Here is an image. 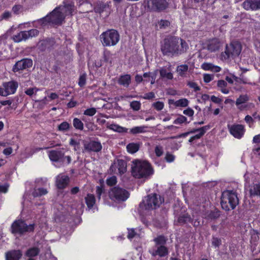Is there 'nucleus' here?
Wrapping results in <instances>:
<instances>
[{
	"label": "nucleus",
	"mask_w": 260,
	"mask_h": 260,
	"mask_svg": "<svg viewBox=\"0 0 260 260\" xmlns=\"http://www.w3.org/2000/svg\"><path fill=\"white\" fill-rule=\"evenodd\" d=\"M188 70V66L187 64H181L177 67L176 71L179 76L185 77L186 72Z\"/></svg>",
	"instance_id": "nucleus-34"
},
{
	"label": "nucleus",
	"mask_w": 260,
	"mask_h": 260,
	"mask_svg": "<svg viewBox=\"0 0 260 260\" xmlns=\"http://www.w3.org/2000/svg\"><path fill=\"white\" fill-rule=\"evenodd\" d=\"M129 196L127 190L118 186L112 188L109 191L110 198L114 201H125Z\"/></svg>",
	"instance_id": "nucleus-8"
},
{
	"label": "nucleus",
	"mask_w": 260,
	"mask_h": 260,
	"mask_svg": "<svg viewBox=\"0 0 260 260\" xmlns=\"http://www.w3.org/2000/svg\"><path fill=\"white\" fill-rule=\"evenodd\" d=\"M141 106L140 102L134 101L130 103V107L134 111H139Z\"/></svg>",
	"instance_id": "nucleus-47"
},
{
	"label": "nucleus",
	"mask_w": 260,
	"mask_h": 260,
	"mask_svg": "<svg viewBox=\"0 0 260 260\" xmlns=\"http://www.w3.org/2000/svg\"><path fill=\"white\" fill-rule=\"evenodd\" d=\"M118 169V173L120 175L123 174L127 170V165L125 161L122 159H118L110 167L113 172L117 173L116 169Z\"/></svg>",
	"instance_id": "nucleus-17"
},
{
	"label": "nucleus",
	"mask_w": 260,
	"mask_h": 260,
	"mask_svg": "<svg viewBox=\"0 0 260 260\" xmlns=\"http://www.w3.org/2000/svg\"><path fill=\"white\" fill-rule=\"evenodd\" d=\"M184 122L189 123V122H187L186 117L183 115H179V117L174 120L173 123L174 124H182Z\"/></svg>",
	"instance_id": "nucleus-51"
},
{
	"label": "nucleus",
	"mask_w": 260,
	"mask_h": 260,
	"mask_svg": "<svg viewBox=\"0 0 260 260\" xmlns=\"http://www.w3.org/2000/svg\"><path fill=\"white\" fill-rule=\"evenodd\" d=\"M69 180V177L67 175H58L56 180L57 188L59 189L64 188L68 185Z\"/></svg>",
	"instance_id": "nucleus-21"
},
{
	"label": "nucleus",
	"mask_w": 260,
	"mask_h": 260,
	"mask_svg": "<svg viewBox=\"0 0 260 260\" xmlns=\"http://www.w3.org/2000/svg\"><path fill=\"white\" fill-rule=\"evenodd\" d=\"M34 229H11V233L17 238L20 237L27 232H33Z\"/></svg>",
	"instance_id": "nucleus-24"
},
{
	"label": "nucleus",
	"mask_w": 260,
	"mask_h": 260,
	"mask_svg": "<svg viewBox=\"0 0 260 260\" xmlns=\"http://www.w3.org/2000/svg\"><path fill=\"white\" fill-rule=\"evenodd\" d=\"M192 222L193 225L196 228L201 226L203 223L202 218H198L197 219H194V221H192Z\"/></svg>",
	"instance_id": "nucleus-64"
},
{
	"label": "nucleus",
	"mask_w": 260,
	"mask_h": 260,
	"mask_svg": "<svg viewBox=\"0 0 260 260\" xmlns=\"http://www.w3.org/2000/svg\"><path fill=\"white\" fill-rule=\"evenodd\" d=\"M131 82V77L128 74L121 75L119 77L118 83L119 84L127 87Z\"/></svg>",
	"instance_id": "nucleus-25"
},
{
	"label": "nucleus",
	"mask_w": 260,
	"mask_h": 260,
	"mask_svg": "<svg viewBox=\"0 0 260 260\" xmlns=\"http://www.w3.org/2000/svg\"><path fill=\"white\" fill-rule=\"evenodd\" d=\"M39 90V89L36 87L34 88H29L27 89L25 91V94H26L27 95L31 96L33 94L36 93Z\"/></svg>",
	"instance_id": "nucleus-60"
},
{
	"label": "nucleus",
	"mask_w": 260,
	"mask_h": 260,
	"mask_svg": "<svg viewBox=\"0 0 260 260\" xmlns=\"http://www.w3.org/2000/svg\"><path fill=\"white\" fill-rule=\"evenodd\" d=\"M48 193L47 189L44 188H35L32 192V195L34 197H40L42 196L45 195Z\"/></svg>",
	"instance_id": "nucleus-32"
},
{
	"label": "nucleus",
	"mask_w": 260,
	"mask_h": 260,
	"mask_svg": "<svg viewBox=\"0 0 260 260\" xmlns=\"http://www.w3.org/2000/svg\"><path fill=\"white\" fill-rule=\"evenodd\" d=\"M156 247V249L153 250L152 252H150L152 256H155L158 255L160 257H162L168 255L169 249L167 246L165 245H159Z\"/></svg>",
	"instance_id": "nucleus-20"
},
{
	"label": "nucleus",
	"mask_w": 260,
	"mask_h": 260,
	"mask_svg": "<svg viewBox=\"0 0 260 260\" xmlns=\"http://www.w3.org/2000/svg\"><path fill=\"white\" fill-rule=\"evenodd\" d=\"M18 87V83L16 81H11L4 82L3 87H0V95L6 96L10 94H14Z\"/></svg>",
	"instance_id": "nucleus-11"
},
{
	"label": "nucleus",
	"mask_w": 260,
	"mask_h": 260,
	"mask_svg": "<svg viewBox=\"0 0 260 260\" xmlns=\"http://www.w3.org/2000/svg\"><path fill=\"white\" fill-rule=\"evenodd\" d=\"M140 148V145L138 143H131L126 146L127 150L131 153H135L137 152Z\"/></svg>",
	"instance_id": "nucleus-36"
},
{
	"label": "nucleus",
	"mask_w": 260,
	"mask_h": 260,
	"mask_svg": "<svg viewBox=\"0 0 260 260\" xmlns=\"http://www.w3.org/2000/svg\"><path fill=\"white\" fill-rule=\"evenodd\" d=\"M40 249L37 247L30 248L27 250L25 252V255L27 257H34L39 254Z\"/></svg>",
	"instance_id": "nucleus-33"
},
{
	"label": "nucleus",
	"mask_w": 260,
	"mask_h": 260,
	"mask_svg": "<svg viewBox=\"0 0 260 260\" xmlns=\"http://www.w3.org/2000/svg\"><path fill=\"white\" fill-rule=\"evenodd\" d=\"M226 86L227 83L224 80H220L218 81L217 86L220 88V91L224 94H228L229 92V90L225 88Z\"/></svg>",
	"instance_id": "nucleus-38"
},
{
	"label": "nucleus",
	"mask_w": 260,
	"mask_h": 260,
	"mask_svg": "<svg viewBox=\"0 0 260 260\" xmlns=\"http://www.w3.org/2000/svg\"><path fill=\"white\" fill-rule=\"evenodd\" d=\"M158 23L160 28H165L169 26L170 24V22L167 20L161 19Z\"/></svg>",
	"instance_id": "nucleus-59"
},
{
	"label": "nucleus",
	"mask_w": 260,
	"mask_h": 260,
	"mask_svg": "<svg viewBox=\"0 0 260 260\" xmlns=\"http://www.w3.org/2000/svg\"><path fill=\"white\" fill-rule=\"evenodd\" d=\"M248 100L249 97L247 94L240 95V96L236 100V105L240 110H242L243 109V108H242V106H240L242 104L245 103Z\"/></svg>",
	"instance_id": "nucleus-30"
},
{
	"label": "nucleus",
	"mask_w": 260,
	"mask_h": 260,
	"mask_svg": "<svg viewBox=\"0 0 260 260\" xmlns=\"http://www.w3.org/2000/svg\"><path fill=\"white\" fill-rule=\"evenodd\" d=\"M168 221L166 215L162 218L157 217L154 221V226L156 228H165L168 225Z\"/></svg>",
	"instance_id": "nucleus-26"
},
{
	"label": "nucleus",
	"mask_w": 260,
	"mask_h": 260,
	"mask_svg": "<svg viewBox=\"0 0 260 260\" xmlns=\"http://www.w3.org/2000/svg\"><path fill=\"white\" fill-rule=\"evenodd\" d=\"M101 42L104 46H111L116 45L119 41L120 36L115 29H109L100 35Z\"/></svg>",
	"instance_id": "nucleus-6"
},
{
	"label": "nucleus",
	"mask_w": 260,
	"mask_h": 260,
	"mask_svg": "<svg viewBox=\"0 0 260 260\" xmlns=\"http://www.w3.org/2000/svg\"><path fill=\"white\" fill-rule=\"evenodd\" d=\"M147 128L148 126L145 125L135 126L131 128L129 131V132L133 135H136L140 133H144L147 132L146 129Z\"/></svg>",
	"instance_id": "nucleus-31"
},
{
	"label": "nucleus",
	"mask_w": 260,
	"mask_h": 260,
	"mask_svg": "<svg viewBox=\"0 0 260 260\" xmlns=\"http://www.w3.org/2000/svg\"><path fill=\"white\" fill-rule=\"evenodd\" d=\"M155 153L158 157L161 156L164 153L162 147L159 145L156 146L155 148Z\"/></svg>",
	"instance_id": "nucleus-61"
},
{
	"label": "nucleus",
	"mask_w": 260,
	"mask_h": 260,
	"mask_svg": "<svg viewBox=\"0 0 260 260\" xmlns=\"http://www.w3.org/2000/svg\"><path fill=\"white\" fill-rule=\"evenodd\" d=\"M188 48L187 43L178 37L168 36L161 43L160 50L165 56H178L185 53Z\"/></svg>",
	"instance_id": "nucleus-1"
},
{
	"label": "nucleus",
	"mask_w": 260,
	"mask_h": 260,
	"mask_svg": "<svg viewBox=\"0 0 260 260\" xmlns=\"http://www.w3.org/2000/svg\"><path fill=\"white\" fill-rule=\"evenodd\" d=\"M72 128V126L66 121H64L58 126V129L61 132H66Z\"/></svg>",
	"instance_id": "nucleus-44"
},
{
	"label": "nucleus",
	"mask_w": 260,
	"mask_h": 260,
	"mask_svg": "<svg viewBox=\"0 0 260 260\" xmlns=\"http://www.w3.org/2000/svg\"><path fill=\"white\" fill-rule=\"evenodd\" d=\"M96 110L95 108H91L85 110L83 114L85 115L92 116L96 113Z\"/></svg>",
	"instance_id": "nucleus-56"
},
{
	"label": "nucleus",
	"mask_w": 260,
	"mask_h": 260,
	"mask_svg": "<svg viewBox=\"0 0 260 260\" xmlns=\"http://www.w3.org/2000/svg\"><path fill=\"white\" fill-rule=\"evenodd\" d=\"M112 54L109 51H105L104 53V59L106 62H112Z\"/></svg>",
	"instance_id": "nucleus-52"
},
{
	"label": "nucleus",
	"mask_w": 260,
	"mask_h": 260,
	"mask_svg": "<svg viewBox=\"0 0 260 260\" xmlns=\"http://www.w3.org/2000/svg\"><path fill=\"white\" fill-rule=\"evenodd\" d=\"M187 86L190 88L193 89L194 91H199L201 90V88L198 85V84L192 81H188L187 83Z\"/></svg>",
	"instance_id": "nucleus-55"
},
{
	"label": "nucleus",
	"mask_w": 260,
	"mask_h": 260,
	"mask_svg": "<svg viewBox=\"0 0 260 260\" xmlns=\"http://www.w3.org/2000/svg\"><path fill=\"white\" fill-rule=\"evenodd\" d=\"M210 125H205V126H203V127H202L201 128H199L193 129L191 131V133H196L197 131H201L203 134H205L206 132L208 129H210Z\"/></svg>",
	"instance_id": "nucleus-58"
},
{
	"label": "nucleus",
	"mask_w": 260,
	"mask_h": 260,
	"mask_svg": "<svg viewBox=\"0 0 260 260\" xmlns=\"http://www.w3.org/2000/svg\"><path fill=\"white\" fill-rule=\"evenodd\" d=\"M155 97L154 93L153 92H150L148 93H145L142 98L146 100H151L153 99Z\"/></svg>",
	"instance_id": "nucleus-63"
},
{
	"label": "nucleus",
	"mask_w": 260,
	"mask_h": 260,
	"mask_svg": "<svg viewBox=\"0 0 260 260\" xmlns=\"http://www.w3.org/2000/svg\"><path fill=\"white\" fill-rule=\"evenodd\" d=\"M152 106L157 110V111H160L164 107V104L161 102H156L152 104Z\"/></svg>",
	"instance_id": "nucleus-57"
},
{
	"label": "nucleus",
	"mask_w": 260,
	"mask_h": 260,
	"mask_svg": "<svg viewBox=\"0 0 260 260\" xmlns=\"http://www.w3.org/2000/svg\"><path fill=\"white\" fill-rule=\"evenodd\" d=\"M13 39L15 42H20L23 40H27L26 33L25 31H21L17 34L14 35Z\"/></svg>",
	"instance_id": "nucleus-37"
},
{
	"label": "nucleus",
	"mask_w": 260,
	"mask_h": 260,
	"mask_svg": "<svg viewBox=\"0 0 260 260\" xmlns=\"http://www.w3.org/2000/svg\"><path fill=\"white\" fill-rule=\"evenodd\" d=\"M160 75L161 78H166L171 80L173 78V75L171 72H167L166 69L162 68L159 70Z\"/></svg>",
	"instance_id": "nucleus-42"
},
{
	"label": "nucleus",
	"mask_w": 260,
	"mask_h": 260,
	"mask_svg": "<svg viewBox=\"0 0 260 260\" xmlns=\"http://www.w3.org/2000/svg\"><path fill=\"white\" fill-rule=\"evenodd\" d=\"M64 148H59L56 150H50L48 152V156L52 161L64 162L67 159V163L69 164L71 161L70 156H64Z\"/></svg>",
	"instance_id": "nucleus-9"
},
{
	"label": "nucleus",
	"mask_w": 260,
	"mask_h": 260,
	"mask_svg": "<svg viewBox=\"0 0 260 260\" xmlns=\"http://www.w3.org/2000/svg\"><path fill=\"white\" fill-rule=\"evenodd\" d=\"M196 132H199V133L191 137L189 140V142H192L196 139H200L204 135L201 131H197Z\"/></svg>",
	"instance_id": "nucleus-62"
},
{
	"label": "nucleus",
	"mask_w": 260,
	"mask_h": 260,
	"mask_svg": "<svg viewBox=\"0 0 260 260\" xmlns=\"http://www.w3.org/2000/svg\"><path fill=\"white\" fill-rule=\"evenodd\" d=\"M133 162L132 174L134 177L147 178L153 174V169L148 162L136 160Z\"/></svg>",
	"instance_id": "nucleus-3"
},
{
	"label": "nucleus",
	"mask_w": 260,
	"mask_h": 260,
	"mask_svg": "<svg viewBox=\"0 0 260 260\" xmlns=\"http://www.w3.org/2000/svg\"><path fill=\"white\" fill-rule=\"evenodd\" d=\"M220 204L222 209L226 211L234 209L239 204L237 193L233 190H224L222 193Z\"/></svg>",
	"instance_id": "nucleus-4"
},
{
	"label": "nucleus",
	"mask_w": 260,
	"mask_h": 260,
	"mask_svg": "<svg viewBox=\"0 0 260 260\" xmlns=\"http://www.w3.org/2000/svg\"><path fill=\"white\" fill-rule=\"evenodd\" d=\"M22 256L20 250H12L6 253V260H19Z\"/></svg>",
	"instance_id": "nucleus-22"
},
{
	"label": "nucleus",
	"mask_w": 260,
	"mask_h": 260,
	"mask_svg": "<svg viewBox=\"0 0 260 260\" xmlns=\"http://www.w3.org/2000/svg\"><path fill=\"white\" fill-rule=\"evenodd\" d=\"M63 6H60L58 8L60 10L61 13L65 18L66 16L73 15V13L75 10V6L72 2L68 3L63 2Z\"/></svg>",
	"instance_id": "nucleus-19"
},
{
	"label": "nucleus",
	"mask_w": 260,
	"mask_h": 260,
	"mask_svg": "<svg viewBox=\"0 0 260 260\" xmlns=\"http://www.w3.org/2000/svg\"><path fill=\"white\" fill-rule=\"evenodd\" d=\"M167 0H150L148 2V8L153 12H161L168 8Z\"/></svg>",
	"instance_id": "nucleus-12"
},
{
	"label": "nucleus",
	"mask_w": 260,
	"mask_h": 260,
	"mask_svg": "<svg viewBox=\"0 0 260 260\" xmlns=\"http://www.w3.org/2000/svg\"><path fill=\"white\" fill-rule=\"evenodd\" d=\"M55 44L56 42L54 39L47 38L40 41L38 44V48L42 52H50L54 48Z\"/></svg>",
	"instance_id": "nucleus-14"
},
{
	"label": "nucleus",
	"mask_w": 260,
	"mask_h": 260,
	"mask_svg": "<svg viewBox=\"0 0 260 260\" xmlns=\"http://www.w3.org/2000/svg\"><path fill=\"white\" fill-rule=\"evenodd\" d=\"M108 128L110 129H112L114 131L118 132V133H127L128 131V129L122 127L119 125L116 124H112L108 126Z\"/></svg>",
	"instance_id": "nucleus-35"
},
{
	"label": "nucleus",
	"mask_w": 260,
	"mask_h": 260,
	"mask_svg": "<svg viewBox=\"0 0 260 260\" xmlns=\"http://www.w3.org/2000/svg\"><path fill=\"white\" fill-rule=\"evenodd\" d=\"M73 124L74 127L78 130L82 131L83 129L84 126L83 123L81 120L77 118H75L73 119Z\"/></svg>",
	"instance_id": "nucleus-41"
},
{
	"label": "nucleus",
	"mask_w": 260,
	"mask_h": 260,
	"mask_svg": "<svg viewBox=\"0 0 260 260\" xmlns=\"http://www.w3.org/2000/svg\"><path fill=\"white\" fill-rule=\"evenodd\" d=\"M86 75L83 74L80 76L78 84L80 87H83L86 84Z\"/></svg>",
	"instance_id": "nucleus-54"
},
{
	"label": "nucleus",
	"mask_w": 260,
	"mask_h": 260,
	"mask_svg": "<svg viewBox=\"0 0 260 260\" xmlns=\"http://www.w3.org/2000/svg\"><path fill=\"white\" fill-rule=\"evenodd\" d=\"M109 7L110 6L108 3H104L102 2H99L97 3L95 6L94 11L96 13L101 14L109 10Z\"/></svg>",
	"instance_id": "nucleus-23"
},
{
	"label": "nucleus",
	"mask_w": 260,
	"mask_h": 260,
	"mask_svg": "<svg viewBox=\"0 0 260 260\" xmlns=\"http://www.w3.org/2000/svg\"><path fill=\"white\" fill-rule=\"evenodd\" d=\"M189 220V217L187 216L183 215L180 216L178 218L177 222L179 223L177 224V226H181L182 224L185 223L187 221Z\"/></svg>",
	"instance_id": "nucleus-49"
},
{
	"label": "nucleus",
	"mask_w": 260,
	"mask_h": 260,
	"mask_svg": "<svg viewBox=\"0 0 260 260\" xmlns=\"http://www.w3.org/2000/svg\"><path fill=\"white\" fill-rule=\"evenodd\" d=\"M222 46V43L217 38L209 40L206 43V48L211 52L218 51Z\"/></svg>",
	"instance_id": "nucleus-16"
},
{
	"label": "nucleus",
	"mask_w": 260,
	"mask_h": 260,
	"mask_svg": "<svg viewBox=\"0 0 260 260\" xmlns=\"http://www.w3.org/2000/svg\"><path fill=\"white\" fill-rule=\"evenodd\" d=\"M242 6L246 10L256 11L260 9V0H246Z\"/></svg>",
	"instance_id": "nucleus-18"
},
{
	"label": "nucleus",
	"mask_w": 260,
	"mask_h": 260,
	"mask_svg": "<svg viewBox=\"0 0 260 260\" xmlns=\"http://www.w3.org/2000/svg\"><path fill=\"white\" fill-rule=\"evenodd\" d=\"M230 132L235 138H241L245 132L244 127L241 124H234L229 126Z\"/></svg>",
	"instance_id": "nucleus-15"
},
{
	"label": "nucleus",
	"mask_w": 260,
	"mask_h": 260,
	"mask_svg": "<svg viewBox=\"0 0 260 260\" xmlns=\"http://www.w3.org/2000/svg\"><path fill=\"white\" fill-rule=\"evenodd\" d=\"M156 246L159 245H165L168 241V238L163 235L157 236L153 239Z\"/></svg>",
	"instance_id": "nucleus-28"
},
{
	"label": "nucleus",
	"mask_w": 260,
	"mask_h": 260,
	"mask_svg": "<svg viewBox=\"0 0 260 260\" xmlns=\"http://www.w3.org/2000/svg\"><path fill=\"white\" fill-rule=\"evenodd\" d=\"M220 216L219 212L218 210L211 211L207 212L206 214V218L208 219H215Z\"/></svg>",
	"instance_id": "nucleus-40"
},
{
	"label": "nucleus",
	"mask_w": 260,
	"mask_h": 260,
	"mask_svg": "<svg viewBox=\"0 0 260 260\" xmlns=\"http://www.w3.org/2000/svg\"><path fill=\"white\" fill-rule=\"evenodd\" d=\"M34 224H28L23 220H15L12 224L11 228H33Z\"/></svg>",
	"instance_id": "nucleus-27"
},
{
	"label": "nucleus",
	"mask_w": 260,
	"mask_h": 260,
	"mask_svg": "<svg viewBox=\"0 0 260 260\" xmlns=\"http://www.w3.org/2000/svg\"><path fill=\"white\" fill-rule=\"evenodd\" d=\"M164 201V198L159 194L156 193L148 194L140 203L139 212L141 214H145V211H149L158 208Z\"/></svg>",
	"instance_id": "nucleus-2"
},
{
	"label": "nucleus",
	"mask_w": 260,
	"mask_h": 260,
	"mask_svg": "<svg viewBox=\"0 0 260 260\" xmlns=\"http://www.w3.org/2000/svg\"><path fill=\"white\" fill-rule=\"evenodd\" d=\"M106 183L109 186H113L117 183V178L116 176H112L108 178L106 180Z\"/></svg>",
	"instance_id": "nucleus-53"
},
{
	"label": "nucleus",
	"mask_w": 260,
	"mask_h": 260,
	"mask_svg": "<svg viewBox=\"0 0 260 260\" xmlns=\"http://www.w3.org/2000/svg\"><path fill=\"white\" fill-rule=\"evenodd\" d=\"M221 244V240L220 238L212 236V245L213 247L218 248Z\"/></svg>",
	"instance_id": "nucleus-48"
},
{
	"label": "nucleus",
	"mask_w": 260,
	"mask_h": 260,
	"mask_svg": "<svg viewBox=\"0 0 260 260\" xmlns=\"http://www.w3.org/2000/svg\"><path fill=\"white\" fill-rule=\"evenodd\" d=\"M69 144L74 147L75 151H77L80 149V142L79 141H77L74 139L72 138L70 139Z\"/></svg>",
	"instance_id": "nucleus-50"
},
{
	"label": "nucleus",
	"mask_w": 260,
	"mask_h": 260,
	"mask_svg": "<svg viewBox=\"0 0 260 260\" xmlns=\"http://www.w3.org/2000/svg\"><path fill=\"white\" fill-rule=\"evenodd\" d=\"M12 11L15 15H19L24 11V7L21 5H15L13 6Z\"/></svg>",
	"instance_id": "nucleus-43"
},
{
	"label": "nucleus",
	"mask_w": 260,
	"mask_h": 260,
	"mask_svg": "<svg viewBox=\"0 0 260 260\" xmlns=\"http://www.w3.org/2000/svg\"><path fill=\"white\" fill-rule=\"evenodd\" d=\"M85 203L89 209L93 208L95 203V198L93 194L88 193L85 198Z\"/></svg>",
	"instance_id": "nucleus-29"
},
{
	"label": "nucleus",
	"mask_w": 260,
	"mask_h": 260,
	"mask_svg": "<svg viewBox=\"0 0 260 260\" xmlns=\"http://www.w3.org/2000/svg\"><path fill=\"white\" fill-rule=\"evenodd\" d=\"M32 60L30 58H23L20 60L17 61L13 66L12 70L14 72H19L24 70H26L32 66Z\"/></svg>",
	"instance_id": "nucleus-13"
},
{
	"label": "nucleus",
	"mask_w": 260,
	"mask_h": 260,
	"mask_svg": "<svg viewBox=\"0 0 260 260\" xmlns=\"http://www.w3.org/2000/svg\"><path fill=\"white\" fill-rule=\"evenodd\" d=\"M82 144L83 148V153L99 152L102 149V145L100 142L94 140L86 141L83 140Z\"/></svg>",
	"instance_id": "nucleus-10"
},
{
	"label": "nucleus",
	"mask_w": 260,
	"mask_h": 260,
	"mask_svg": "<svg viewBox=\"0 0 260 260\" xmlns=\"http://www.w3.org/2000/svg\"><path fill=\"white\" fill-rule=\"evenodd\" d=\"M27 39L34 37L37 36L39 31L37 29H31L28 31H25Z\"/></svg>",
	"instance_id": "nucleus-46"
},
{
	"label": "nucleus",
	"mask_w": 260,
	"mask_h": 260,
	"mask_svg": "<svg viewBox=\"0 0 260 260\" xmlns=\"http://www.w3.org/2000/svg\"><path fill=\"white\" fill-rule=\"evenodd\" d=\"M242 50L241 44L237 41H233L229 45H226L225 50L220 55L222 61L228 60L230 57L234 58L238 56Z\"/></svg>",
	"instance_id": "nucleus-5"
},
{
	"label": "nucleus",
	"mask_w": 260,
	"mask_h": 260,
	"mask_svg": "<svg viewBox=\"0 0 260 260\" xmlns=\"http://www.w3.org/2000/svg\"><path fill=\"white\" fill-rule=\"evenodd\" d=\"M251 196H260V182L254 184L250 189Z\"/></svg>",
	"instance_id": "nucleus-39"
},
{
	"label": "nucleus",
	"mask_w": 260,
	"mask_h": 260,
	"mask_svg": "<svg viewBox=\"0 0 260 260\" xmlns=\"http://www.w3.org/2000/svg\"><path fill=\"white\" fill-rule=\"evenodd\" d=\"M64 18V15L58 8V7H57L49 15L42 19H39L38 21L43 25L46 24L47 22L58 25L61 24Z\"/></svg>",
	"instance_id": "nucleus-7"
},
{
	"label": "nucleus",
	"mask_w": 260,
	"mask_h": 260,
	"mask_svg": "<svg viewBox=\"0 0 260 260\" xmlns=\"http://www.w3.org/2000/svg\"><path fill=\"white\" fill-rule=\"evenodd\" d=\"M188 105V101L186 99H181L177 100L175 103V105L177 107H185Z\"/></svg>",
	"instance_id": "nucleus-45"
}]
</instances>
